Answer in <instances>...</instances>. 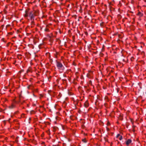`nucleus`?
<instances>
[{
  "label": "nucleus",
  "instance_id": "39448f33",
  "mask_svg": "<svg viewBox=\"0 0 146 146\" xmlns=\"http://www.w3.org/2000/svg\"><path fill=\"white\" fill-rule=\"evenodd\" d=\"M28 16V13H27V12L26 11V13H25V17H27Z\"/></svg>",
  "mask_w": 146,
  "mask_h": 146
},
{
  "label": "nucleus",
  "instance_id": "1a4fd4ad",
  "mask_svg": "<svg viewBox=\"0 0 146 146\" xmlns=\"http://www.w3.org/2000/svg\"><path fill=\"white\" fill-rule=\"evenodd\" d=\"M48 29H45V31H48Z\"/></svg>",
  "mask_w": 146,
  "mask_h": 146
},
{
  "label": "nucleus",
  "instance_id": "7ed1b4c3",
  "mask_svg": "<svg viewBox=\"0 0 146 146\" xmlns=\"http://www.w3.org/2000/svg\"><path fill=\"white\" fill-rule=\"evenodd\" d=\"M131 142V140L130 139H128L126 142V144L127 145H128Z\"/></svg>",
  "mask_w": 146,
  "mask_h": 146
},
{
  "label": "nucleus",
  "instance_id": "6e6552de",
  "mask_svg": "<svg viewBox=\"0 0 146 146\" xmlns=\"http://www.w3.org/2000/svg\"><path fill=\"white\" fill-rule=\"evenodd\" d=\"M120 136V135L119 134H118V135H117V137L118 138V137H119Z\"/></svg>",
  "mask_w": 146,
  "mask_h": 146
},
{
  "label": "nucleus",
  "instance_id": "423d86ee",
  "mask_svg": "<svg viewBox=\"0 0 146 146\" xmlns=\"http://www.w3.org/2000/svg\"><path fill=\"white\" fill-rule=\"evenodd\" d=\"M119 139L120 140H122V137L121 136H120L119 137Z\"/></svg>",
  "mask_w": 146,
  "mask_h": 146
},
{
  "label": "nucleus",
  "instance_id": "f257e3e1",
  "mask_svg": "<svg viewBox=\"0 0 146 146\" xmlns=\"http://www.w3.org/2000/svg\"><path fill=\"white\" fill-rule=\"evenodd\" d=\"M57 66L58 68L60 70H63L64 67L62 64L59 62H57Z\"/></svg>",
  "mask_w": 146,
  "mask_h": 146
},
{
  "label": "nucleus",
  "instance_id": "0eeeda50",
  "mask_svg": "<svg viewBox=\"0 0 146 146\" xmlns=\"http://www.w3.org/2000/svg\"><path fill=\"white\" fill-rule=\"evenodd\" d=\"M82 141H83L84 143H86L87 142L86 140L85 139H83V140H82Z\"/></svg>",
  "mask_w": 146,
  "mask_h": 146
},
{
  "label": "nucleus",
  "instance_id": "f03ea898",
  "mask_svg": "<svg viewBox=\"0 0 146 146\" xmlns=\"http://www.w3.org/2000/svg\"><path fill=\"white\" fill-rule=\"evenodd\" d=\"M29 16L31 18V19L32 21H33L34 20V16L33 13L32 12H30L29 13Z\"/></svg>",
  "mask_w": 146,
  "mask_h": 146
},
{
  "label": "nucleus",
  "instance_id": "20e7f679",
  "mask_svg": "<svg viewBox=\"0 0 146 146\" xmlns=\"http://www.w3.org/2000/svg\"><path fill=\"white\" fill-rule=\"evenodd\" d=\"M84 106L87 108L89 106L88 103L87 101H86L84 104Z\"/></svg>",
  "mask_w": 146,
  "mask_h": 146
}]
</instances>
